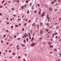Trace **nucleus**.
I'll return each instance as SVG.
<instances>
[{
  "instance_id": "nucleus-50",
  "label": "nucleus",
  "mask_w": 61,
  "mask_h": 61,
  "mask_svg": "<svg viewBox=\"0 0 61 61\" xmlns=\"http://www.w3.org/2000/svg\"><path fill=\"white\" fill-rule=\"evenodd\" d=\"M14 16H15H15H16V15H14Z\"/></svg>"
},
{
  "instance_id": "nucleus-58",
  "label": "nucleus",
  "mask_w": 61,
  "mask_h": 61,
  "mask_svg": "<svg viewBox=\"0 0 61 61\" xmlns=\"http://www.w3.org/2000/svg\"><path fill=\"white\" fill-rule=\"evenodd\" d=\"M34 33L33 34V36H34Z\"/></svg>"
},
{
  "instance_id": "nucleus-52",
  "label": "nucleus",
  "mask_w": 61,
  "mask_h": 61,
  "mask_svg": "<svg viewBox=\"0 0 61 61\" xmlns=\"http://www.w3.org/2000/svg\"><path fill=\"white\" fill-rule=\"evenodd\" d=\"M14 55H15V53L14 52Z\"/></svg>"
},
{
  "instance_id": "nucleus-54",
  "label": "nucleus",
  "mask_w": 61,
  "mask_h": 61,
  "mask_svg": "<svg viewBox=\"0 0 61 61\" xmlns=\"http://www.w3.org/2000/svg\"><path fill=\"white\" fill-rule=\"evenodd\" d=\"M20 20V19H18V20Z\"/></svg>"
},
{
  "instance_id": "nucleus-55",
  "label": "nucleus",
  "mask_w": 61,
  "mask_h": 61,
  "mask_svg": "<svg viewBox=\"0 0 61 61\" xmlns=\"http://www.w3.org/2000/svg\"><path fill=\"white\" fill-rule=\"evenodd\" d=\"M31 5H32V4L30 3V6H31Z\"/></svg>"
},
{
  "instance_id": "nucleus-16",
  "label": "nucleus",
  "mask_w": 61,
  "mask_h": 61,
  "mask_svg": "<svg viewBox=\"0 0 61 61\" xmlns=\"http://www.w3.org/2000/svg\"><path fill=\"white\" fill-rule=\"evenodd\" d=\"M19 32H17V35H18L19 34Z\"/></svg>"
},
{
  "instance_id": "nucleus-46",
  "label": "nucleus",
  "mask_w": 61,
  "mask_h": 61,
  "mask_svg": "<svg viewBox=\"0 0 61 61\" xmlns=\"http://www.w3.org/2000/svg\"><path fill=\"white\" fill-rule=\"evenodd\" d=\"M24 37H26V36H25V35H24Z\"/></svg>"
},
{
  "instance_id": "nucleus-3",
  "label": "nucleus",
  "mask_w": 61,
  "mask_h": 61,
  "mask_svg": "<svg viewBox=\"0 0 61 61\" xmlns=\"http://www.w3.org/2000/svg\"><path fill=\"white\" fill-rule=\"evenodd\" d=\"M35 43H32V44L31 45V46H35Z\"/></svg>"
},
{
  "instance_id": "nucleus-10",
  "label": "nucleus",
  "mask_w": 61,
  "mask_h": 61,
  "mask_svg": "<svg viewBox=\"0 0 61 61\" xmlns=\"http://www.w3.org/2000/svg\"><path fill=\"white\" fill-rule=\"evenodd\" d=\"M54 2H55V1H53L51 3V4H54Z\"/></svg>"
},
{
  "instance_id": "nucleus-21",
  "label": "nucleus",
  "mask_w": 61,
  "mask_h": 61,
  "mask_svg": "<svg viewBox=\"0 0 61 61\" xmlns=\"http://www.w3.org/2000/svg\"><path fill=\"white\" fill-rule=\"evenodd\" d=\"M36 12H37V11L36 10H35L34 11L35 13H36Z\"/></svg>"
},
{
  "instance_id": "nucleus-35",
  "label": "nucleus",
  "mask_w": 61,
  "mask_h": 61,
  "mask_svg": "<svg viewBox=\"0 0 61 61\" xmlns=\"http://www.w3.org/2000/svg\"><path fill=\"white\" fill-rule=\"evenodd\" d=\"M53 37H54V36H55V34H53Z\"/></svg>"
},
{
  "instance_id": "nucleus-59",
  "label": "nucleus",
  "mask_w": 61,
  "mask_h": 61,
  "mask_svg": "<svg viewBox=\"0 0 61 61\" xmlns=\"http://www.w3.org/2000/svg\"><path fill=\"white\" fill-rule=\"evenodd\" d=\"M9 52H11V51L10 50L9 51Z\"/></svg>"
},
{
  "instance_id": "nucleus-51",
  "label": "nucleus",
  "mask_w": 61,
  "mask_h": 61,
  "mask_svg": "<svg viewBox=\"0 0 61 61\" xmlns=\"http://www.w3.org/2000/svg\"><path fill=\"white\" fill-rule=\"evenodd\" d=\"M42 39V38H39V39L40 40V39Z\"/></svg>"
},
{
  "instance_id": "nucleus-38",
  "label": "nucleus",
  "mask_w": 61,
  "mask_h": 61,
  "mask_svg": "<svg viewBox=\"0 0 61 61\" xmlns=\"http://www.w3.org/2000/svg\"><path fill=\"white\" fill-rule=\"evenodd\" d=\"M21 57H20V56H19L18 57V58H20Z\"/></svg>"
},
{
  "instance_id": "nucleus-29",
  "label": "nucleus",
  "mask_w": 61,
  "mask_h": 61,
  "mask_svg": "<svg viewBox=\"0 0 61 61\" xmlns=\"http://www.w3.org/2000/svg\"><path fill=\"white\" fill-rule=\"evenodd\" d=\"M17 40H20V38H18L17 39Z\"/></svg>"
},
{
  "instance_id": "nucleus-61",
  "label": "nucleus",
  "mask_w": 61,
  "mask_h": 61,
  "mask_svg": "<svg viewBox=\"0 0 61 61\" xmlns=\"http://www.w3.org/2000/svg\"><path fill=\"white\" fill-rule=\"evenodd\" d=\"M14 9L13 8H12V10H14Z\"/></svg>"
},
{
  "instance_id": "nucleus-19",
  "label": "nucleus",
  "mask_w": 61,
  "mask_h": 61,
  "mask_svg": "<svg viewBox=\"0 0 61 61\" xmlns=\"http://www.w3.org/2000/svg\"><path fill=\"white\" fill-rule=\"evenodd\" d=\"M24 42L25 44V40H24Z\"/></svg>"
},
{
  "instance_id": "nucleus-12",
  "label": "nucleus",
  "mask_w": 61,
  "mask_h": 61,
  "mask_svg": "<svg viewBox=\"0 0 61 61\" xmlns=\"http://www.w3.org/2000/svg\"><path fill=\"white\" fill-rule=\"evenodd\" d=\"M12 44H11L10 45H9V46H12Z\"/></svg>"
},
{
  "instance_id": "nucleus-9",
  "label": "nucleus",
  "mask_w": 61,
  "mask_h": 61,
  "mask_svg": "<svg viewBox=\"0 0 61 61\" xmlns=\"http://www.w3.org/2000/svg\"><path fill=\"white\" fill-rule=\"evenodd\" d=\"M39 15H41V12H40V11H39Z\"/></svg>"
},
{
  "instance_id": "nucleus-63",
  "label": "nucleus",
  "mask_w": 61,
  "mask_h": 61,
  "mask_svg": "<svg viewBox=\"0 0 61 61\" xmlns=\"http://www.w3.org/2000/svg\"><path fill=\"white\" fill-rule=\"evenodd\" d=\"M60 0H59V2H60Z\"/></svg>"
},
{
  "instance_id": "nucleus-41",
  "label": "nucleus",
  "mask_w": 61,
  "mask_h": 61,
  "mask_svg": "<svg viewBox=\"0 0 61 61\" xmlns=\"http://www.w3.org/2000/svg\"><path fill=\"white\" fill-rule=\"evenodd\" d=\"M6 32H9V31H8V30H6Z\"/></svg>"
},
{
  "instance_id": "nucleus-60",
  "label": "nucleus",
  "mask_w": 61,
  "mask_h": 61,
  "mask_svg": "<svg viewBox=\"0 0 61 61\" xmlns=\"http://www.w3.org/2000/svg\"><path fill=\"white\" fill-rule=\"evenodd\" d=\"M57 60L58 61H60V60Z\"/></svg>"
},
{
  "instance_id": "nucleus-25",
  "label": "nucleus",
  "mask_w": 61,
  "mask_h": 61,
  "mask_svg": "<svg viewBox=\"0 0 61 61\" xmlns=\"http://www.w3.org/2000/svg\"><path fill=\"white\" fill-rule=\"evenodd\" d=\"M27 20H28V18H27L26 20L25 21L26 22L27 21Z\"/></svg>"
},
{
  "instance_id": "nucleus-39",
  "label": "nucleus",
  "mask_w": 61,
  "mask_h": 61,
  "mask_svg": "<svg viewBox=\"0 0 61 61\" xmlns=\"http://www.w3.org/2000/svg\"><path fill=\"white\" fill-rule=\"evenodd\" d=\"M13 28V26H12L11 27V28Z\"/></svg>"
},
{
  "instance_id": "nucleus-44",
  "label": "nucleus",
  "mask_w": 61,
  "mask_h": 61,
  "mask_svg": "<svg viewBox=\"0 0 61 61\" xmlns=\"http://www.w3.org/2000/svg\"><path fill=\"white\" fill-rule=\"evenodd\" d=\"M37 6H39V4H37Z\"/></svg>"
},
{
  "instance_id": "nucleus-20",
  "label": "nucleus",
  "mask_w": 61,
  "mask_h": 61,
  "mask_svg": "<svg viewBox=\"0 0 61 61\" xmlns=\"http://www.w3.org/2000/svg\"><path fill=\"white\" fill-rule=\"evenodd\" d=\"M26 4H25V5H24V6H25V7H26Z\"/></svg>"
},
{
  "instance_id": "nucleus-30",
  "label": "nucleus",
  "mask_w": 61,
  "mask_h": 61,
  "mask_svg": "<svg viewBox=\"0 0 61 61\" xmlns=\"http://www.w3.org/2000/svg\"><path fill=\"white\" fill-rule=\"evenodd\" d=\"M7 4V3H6V4H5L4 5H6Z\"/></svg>"
},
{
  "instance_id": "nucleus-53",
  "label": "nucleus",
  "mask_w": 61,
  "mask_h": 61,
  "mask_svg": "<svg viewBox=\"0 0 61 61\" xmlns=\"http://www.w3.org/2000/svg\"><path fill=\"white\" fill-rule=\"evenodd\" d=\"M40 25H42V23H40Z\"/></svg>"
},
{
  "instance_id": "nucleus-14",
  "label": "nucleus",
  "mask_w": 61,
  "mask_h": 61,
  "mask_svg": "<svg viewBox=\"0 0 61 61\" xmlns=\"http://www.w3.org/2000/svg\"><path fill=\"white\" fill-rule=\"evenodd\" d=\"M30 34H32V30H30Z\"/></svg>"
},
{
  "instance_id": "nucleus-15",
  "label": "nucleus",
  "mask_w": 61,
  "mask_h": 61,
  "mask_svg": "<svg viewBox=\"0 0 61 61\" xmlns=\"http://www.w3.org/2000/svg\"><path fill=\"white\" fill-rule=\"evenodd\" d=\"M39 25L38 24L37 25V27H38V28H39Z\"/></svg>"
},
{
  "instance_id": "nucleus-40",
  "label": "nucleus",
  "mask_w": 61,
  "mask_h": 61,
  "mask_svg": "<svg viewBox=\"0 0 61 61\" xmlns=\"http://www.w3.org/2000/svg\"><path fill=\"white\" fill-rule=\"evenodd\" d=\"M12 58V56H10V58Z\"/></svg>"
},
{
  "instance_id": "nucleus-57",
  "label": "nucleus",
  "mask_w": 61,
  "mask_h": 61,
  "mask_svg": "<svg viewBox=\"0 0 61 61\" xmlns=\"http://www.w3.org/2000/svg\"><path fill=\"white\" fill-rule=\"evenodd\" d=\"M39 9H40V10L41 11V9H40V8H39Z\"/></svg>"
},
{
  "instance_id": "nucleus-1",
  "label": "nucleus",
  "mask_w": 61,
  "mask_h": 61,
  "mask_svg": "<svg viewBox=\"0 0 61 61\" xmlns=\"http://www.w3.org/2000/svg\"><path fill=\"white\" fill-rule=\"evenodd\" d=\"M45 13L44 12H43L42 14L41 15V17H42V16H44L45 15Z\"/></svg>"
},
{
  "instance_id": "nucleus-22",
  "label": "nucleus",
  "mask_w": 61,
  "mask_h": 61,
  "mask_svg": "<svg viewBox=\"0 0 61 61\" xmlns=\"http://www.w3.org/2000/svg\"><path fill=\"white\" fill-rule=\"evenodd\" d=\"M47 19L49 20V17H47Z\"/></svg>"
},
{
  "instance_id": "nucleus-2",
  "label": "nucleus",
  "mask_w": 61,
  "mask_h": 61,
  "mask_svg": "<svg viewBox=\"0 0 61 61\" xmlns=\"http://www.w3.org/2000/svg\"><path fill=\"white\" fill-rule=\"evenodd\" d=\"M49 9L50 10V12H52V8H51V7H50L49 8Z\"/></svg>"
},
{
  "instance_id": "nucleus-42",
  "label": "nucleus",
  "mask_w": 61,
  "mask_h": 61,
  "mask_svg": "<svg viewBox=\"0 0 61 61\" xmlns=\"http://www.w3.org/2000/svg\"><path fill=\"white\" fill-rule=\"evenodd\" d=\"M29 35L30 36H30V33H29Z\"/></svg>"
},
{
  "instance_id": "nucleus-43",
  "label": "nucleus",
  "mask_w": 61,
  "mask_h": 61,
  "mask_svg": "<svg viewBox=\"0 0 61 61\" xmlns=\"http://www.w3.org/2000/svg\"><path fill=\"white\" fill-rule=\"evenodd\" d=\"M19 25L20 26H21V24H20V23H19Z\"/></svg>"
},
{
  "instance_id": "nucleus-7",
  "label": "nucleus",
  "mask_w": 61,
  "mask_h": 61,
  "mask_svg": "<svg viewBox=\"0 0 61 61\" xmlns=\"http://www.w3.org/2000/svg\"><path fill=\"white\" fill-rule=\"evenodd\" d=\"M53 47V45H52V46L51 45L50 46V47Z\"/></svg>"
},
{
  "instance_id": "nucleus-49",
  "label": "nucleus",
  "mask_w": 61,
  "mask_h": 61,
  "mask_svg": "<svg viewBox=\"0 0 61 61\" xmlns=\"http://www.w3.org/2000/svg\"><path fill=\"white\" fill-rule=\"evenodd\" d=\"M1 43H3V41H1Z\"/></svg>"
},
{
  "instance_id": "nucleus-23",
  "label": "nucleus",
  "mask_w": 61,
  "mask_h": 61,
  "mask_svg": "<svg viewBox=\"0 0 61 61\" xmlns=\"http://www.w3.org/2000/svg\"><path fill=\"white\" fill-rule=\"evenodd\" d=\"M11 2V1H9L8 2V3L9 4V3H10Z\"/></svg>"
},
{
  "instance_id": "nucleus-5",
  "label": "nucleus",
  "mask_w": 61,
  "mask_h": 61,
  "mask_svg": "<svg viewBox=\"0 0 61 61\" xmlns=\"http://www.w3.org/2000/svg\"><path fill=\"white\" fill-rule=\"evenodd\" d=\"M45 6L46 7H48V5H45Z\"/></svg>"
},
{
  "instance_id": "nucleus-13",
  "label": "nucleus",
  "mask_w": 61,
  "mask_h": 61,
  "mask_svg": "<svg viewBox=\"0 0 61 61\" xmlns=\"http://www.w3.org/2000/svg\"><path fill=\"white\" fill-rule=\"evenodd\" d=\"M26 3H28V0H26Z\"/></svg>"
},
{
  "instance_id": "nucleus-37",
  "label": "nucleus",
  "mask_w": 61,
  "mask_h": 61,
  "mask_svg": "<svg viewBox=\"0 0 61 61\" xmlns=\"http://www.w3.org/2000/svg\"><path fill=\"white\" fill-rule=\"evenodd\" d=\"M61 20V18H60L59 19V21H60V20Z\"/></svg>"
},
{
  "instance_id": "nucleus-27",
  "label": "nucleus",
  "mask_w": 61,
  "mask_h": 61,
  "mask_svg": "<svg viewBox=\"0 0 61 61\" xmlns=\"http://www.w3.org/2000/svg\"><path fill=\"white\" fill-rule=\"evenodd\" d=\"M26 39H27V40H26L27 41H28V38H26Z\"/></svg>"
},
{
  "instance_id": "nucleus-34",
  "label": "nucleus",
  "mask_w": 61,
  "mask_h": 61,
  "mask_svg": "<svg viewBox=\"0 0 61 61\" xmlns=\"http://www.w3.org/2000/svg\"><path fill=\"white\" fill-rule=\"evenodd\" d=\"M22 30L23 31H24V28H23L22 29Z\"/></svg>"
},
{
  "instance_id": "nucleus-28",
  "label": "nucleus",
  "mask_w": 61,
  "mask_h": 61,
  "mask_svg": "<svg viewBox=\"0 0 61 61\" xmlns=\"http://www.w3.org/2000/svg\"><path fill=\"white\" fill-rule=\"evenodd\" d=\"M29 39H31V36H29Z\"/></svg>"
},
{
  "instance_id": "nucleus-11",
  "label": "nucleus",
  "mask_w": 61,
  "mask_h": 61,
  "mask_svg": "<svg viewBox=\"0 0 61 61\" xmlns=\"http://www.w3.org/2000/svg\"><path fill=\"white\" fill-rule=\"evenodd\" d=\"M15 27H18V25H15Z\"/></svg>"
},
{
  "instance_id": "nucleus-33",
  "label": "nucleus",
  "mask_w": 61,
  "mask_h": 61,
  "mask_svg": "<svg viewBox=\"0 0 61 61\" xmlns=\"http://www.w3.org/2000/svg\"><path fill=\"white\" fill-rule=\"evenodd\" d=\"M52 26H51L49 27L50 28H52Z\"/></svg>"
},
{
  "instance_id": "nucleus-17",
  "label": "nucleus",
  "mask_w": 61,
  "mask_h": 61,
  "mask_svg": "<svg viewBox=\"0 0 61 61\" xmlns=\"http://www.w3.org/2000/svg\"><path fill=\"white\" fill-rule=\"evenodd\" d=\"M55 35H56L57 34V33H55L54 34Z\"/></svg>"
},
{
  "instance_id": "nucleus-48",
  "label": "nucleus",
  "mask_w": 61,
  "mask_h": 61,
  "mask_svg": "<svg viewBox=\"0 0 61 61\" xmlns=\"http://www.w3.org/2000/svg\"><path fill=\"white\" fill-rule=\"evenodd\" d=\"M23 60H24V61H26V60H25V59H23Z\"/></svg>"
},
{
  "instance_id": "nucleus-45",
  "label": "nucleus",
  "mask_w": 61,
  "mask_h": 61,
  "mask_svg": "<svg viewBox=\"0 0 61 61\" xmlns=\"http://www.w3.org/2000/svg\"><path fill=\"white\" fill-rule=\"evenodd\" d=\"M25 25H26V23H25L24 24Z\"/></svg>"
},
{
  "instance_id": "nucleus-24",
  "label": "nucleus",
  "mask_w": 61,
  "mask_h": 61,
  "mask_svg": "<svg viewBox=\"0 0 61 61\" xmlns=\"http://www.w3.org/2000/svg\"><path fill=\"white\" fill-rule=\"evenodd\" d=\"M32 40H34V38L33 37L32 38Z\"/></svg>"
},
{
  "instance_id": "nucleus-18",
  "label": "nucleus",
  "mask_w": 61,
  "mask_h": 61,
  "mask_svg": "<svg viewBox=\"0 0 61 61\" xmlns=\"http://www.w3.org/2000/svg\"><path fill=\"white\" fill-rule=\"evenodd\" d=\"M31 22V20H29V21H28V23H29V22Z\"/></svg>"
},
{
  "instance_id": "nucleus-26",
  "label": "nucleus",
  "mask_w": 61,
  "mask_h": 61,
  "mask_svg": "<svg viewBox=\"0 0 61 61\" xmlns=\"http://www.w3.org/2000/svg\"><path fill=\"white\" fill-rule=\"evenodd\" d=\"M4 2H5V0H3L2 2V3H4Z\"/></svg>"
},
{
  "instance_id": "nucleus-36",
  "label": "nucleus",
  "mask_w": 61,
  "mask_h": 61,
  "mask_svg": "<svg viewBox=\"0 0 61 61\" xmlns=\"http://www.w3.org/2000/svg\"><path fill=\"white\" fill-rule=\"evenodd\" d=\"M46 31L47 32H48V31H49V30H46Z\"/></svg>"
},
{
  "instance_id": "nucleus-4",
  "label": "nucleus",
  "mask_w": 61,
  "mask_h": 61,
  "mask_svg": "<svg viewBox=\"0 0 61 61\" xmlns=\"http://www.w3.org/2000/svg\"><path fill=\"white\" fill-rule=\"evenodd\" d=\"M48 44L49 45H50L51 44H52V43L50 42H49L48 43Z\"/></svg>"
},
{
  "instance_id": "nucleus-56",
  "label": "nucleus",
  "mask_w": 61,
  "mask_h": 61,
  "mask_svg": "<svg viewBox=\"0 0 61 61\" xmlns=\"http://www.w3.org/2000/svg\"><path fill=\"white\" fill-rule=\"evenodd\" d=\"M57 0H54V2H56Z\"/></svg>"
},
{
  "instance_id": "nucleus-62",
  "label": "nucleus",
  "mask_w": 61,
  "mask_h": 61,
  "mask_svg": "<svg viewBox=\"0 0 61 61\" xmlns=\"http://www.w3.org/2000/svg\"><path fill=\"white\" fill-rule=\"evenodd\" d=\"M21 8L22 9H23L24 8H23V7H22Z\"/></svg>"
},
{
  "instance_id": "nucleus-8",
  "label": "nucleus",
  "mask_w": 61,
  "mask_h": 61,
  "mask_svg": "<svg viewBox=\"0 0 61 61\" xmlns=\"http://www.w3.org/2000/svg\"><path fill=\"white\" fill-rule=\"evenodd\" d=\"M40 34H42V30H41L40 31Z\"/></svg>"
},
{
  "instance_id": "nucleus-64",
  "label": "nucleus",
  "mask_w": 61,
  "mask_h": 61,
  "mask_svg": "<svg viewBox=\"0 0 61 61\" xmlns=\"http://www.w3.org/2000/svg\"><path fill=\"white\" fill-rule=\"evenodd\" d=\"M0 15H2V14L1 13H0Z\"/></svg>"
},
{
  "instance_id": "nucleus-47",
  "label": "nucleus",
  "mask_w": 61,
  "mask_h": 61,
  "mask_svg": "<svg viewBox=\"0 0 61 61\" xmlns=\"http://www.w3.org/2000/svg\"><path fill=\"white\" fill-rule=\"evenodd\" d=\"M51 41H52V40H53V39H51Z\"/></svg>"
},
{
  "instance_id": "nucleus-32",
  "label": "nucleus",
  "mask_w": 61,
  "mask_h": 61,
  "mask_svg": "<svg viewBox=\"0 0 61 61\" xmlns=\"http://www.w3.org/2000/svg\"><path fill=\"white\" fill-rule=\"evenodd\" d=\"M16 35L15 36H14V38H16Z\"/></svg>"
},
{
  "instance_id": "nucleus-31",
  "label": "nucleus",
  "mask_w": 61,
  "mask_h": 61,
  "mask_svg": "<svg viewBox=\"0 0 61 61\" xmlns=\"http://www.w3.org/2000/svg\"><path fill=\"white\" fill-rule=\"evenodd\" d=\"M5 35H4L3 36V37H5Z\"/></svg>"
},
{
  "instance_id": "nucleus-6",
  "label": "nucleus",
  "mask_w": 61,
  "mask_h": 61,
  "mask_svg": "<svg viewBox=\"0 0 61 61\" xmlns=\"http://www.w3.org/2000/svg\"><path fill=\"white\" fill-rule=\"evenodd\" d=\"M21 45V46H25V45H23L22 44H20Z\"/></svg>"
}]
</instances>
